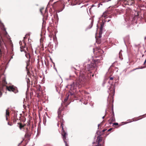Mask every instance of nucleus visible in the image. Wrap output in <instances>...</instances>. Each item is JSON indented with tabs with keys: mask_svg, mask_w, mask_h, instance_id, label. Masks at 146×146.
I'll use <instances>...</instances> for the list:
<instances>
[{
	"mask_svg": "<svg viewBox=\"0 0 146 146\" xmlns=\"http://www.w3.org/2000/svg\"><path fill=\"white\" fill-rule=\"evenodd\" d=\"M27 86H29L30 85V79L28 78L27 80Z\"/></svg>",
	"mask_w": 146,
	"mask_h": 146,
	"instance_id": "19",
	"label": "nucleus"
},
{
	"mask_svg": "<svg viewBox=\"0 0 146 146\" xmlns=\"http://www.w3.org/2000/svg\"><path fill=\"white\" fill-rule=\"evenodd\" d=\"M79 11L82 14H84L85 13H88L87 9L85 7H82L79 10Z\"/></svg>",
	"mask_w": 146,
	"mask_h": 146,
	"instance_id": "6",
	"label": "nucleus"
},
{
	"mask_svg": "<svg viewBox=\"0 0 146 146\" xmlns=\"http://www.w3.org/2000/svg\"><path fill=\"white\" fill-rule=\"evenodd\" d=\"M1 80L2 85L1 89L3 90L4 91V90H7L9 91L13 92L14 93H16L17 92V88L13 86H6L7 83L6 81L5 78L4 77L2 78H1Z\"/></svg>",
	"mask_w": 146,
	"mask_h": 146,
	"instance_id": "3",
	"label": "nucleus"
},
{
	"mask_svg": "<svg viewBox=\"0 0 146 146\" xmlns=\"http://www.w3.org/2000/svg\"><path fill=\"white\" fill-rule=\"evenodd\" d=\"M8 124L10 126H12L13 125L12 123V122H8Z\"/></svg>",
	"mask_w": 146,
	"mask_h": 146,
	"instance_id": "25",
	"label": "nucleus"
},
{
	"mask_svg": "<svg viewBox=\"0 0 146 146\" xmlns=\"http://www.w3.org/2000/svg\"><path fill=\"white\" fill-rule=\"evenodd\" d=\"M110 21V20L108 21V22L109 21Z\"/></svg>",
	"mask_w": 146,
	"mask_h": 146,
	"instance_id": "46",
	"label": "nucleus"
},
{
	"mask_svg": "<svg viewBox=\"0 0 146 146\" xmlns=\"http://www.w3.org/2000/svg\"><path fill=\"white\" fill-rule=\"evenodd\" d=\"M42 40H40V41H42Z\"/></svg>",
	"mask_w": 146,
	"mask_h": 146,
	"instance_id": "47",
	"label": "nucleus"
},
{
	"mask_svg": "<svg viewBox=\"0 0 146 146\" xmlns=\"http://www.w3.org/2000/svg\"><path fill=\"white\" fill-rule=\"evenodd\" d=\"M137 15H135V17H137V16H138V15H138V13H137Z\"/></svg>",
	"mask_w": 146,
	"mask_h": 146,
	"instance_id": "34",
	"label": "nucleus"
},
{
	"mask_svg": "<svg viewBox=\"0 0 146 146\" xmlns=\"http://www.w3.org/2000/svg\"><path fill=\"white\" fill-rule=\"evenodd\" d=\"M43 8H41L40 9V12L42 13V10H43Z\"/></svg>",
	"mask_w": 146,
	"mask_h": 146,
	"instance_id": "30",
	"label": "nucleus"
},
{
	"mask_svg": "<svg viewBox=\"0 0 146 146\" xmlns=\"http://www.w3.org/2000/svg\"><path fill=\"white\" fill-rule=\"evenodd\" d=\"M31 132L30 130V128L28 129L27 128L25 131V138L27 140L30 139V137L31 136Z\"/></svg>",
	"mask_w": 146,
	"mask_h": 146,
	"instance_id": "5",
	"label": "nucleus"
},
{
	"mask_svg": "<svg viewBox=\"0 0 146 146\" xmlns=\"http://www.w3.org/2000/svg\"><path fill=\"white\" fill-rule=\"evenodd\" d=\"M105 117V116H104L102 117V118H103V119H104V117Z\"/></svg>",
	"mask_w": 146,
	"mask_h": 146,
	"instance_id": "41",
	"label": "nucleus"
},
{
	"mask_svg": "<svg viewBox=\"0 0 146 146\" xmlns=\"http://www.w3.org/2000/svg\"><path fill=\"white\" fill-rule=\"evenodd\" d=\"M102 137H101L100 136H98L97 139L96 141V143H97L98 144H99L102 141Z\"/></svg>",
	"mask_w": 146,
	"mask_h": 146,
	"instance_id": "11",
	"label": "nucleus"
},
{
	"mask_svg": "<svg viewBox=\"0 0 146 146\" xmlns=\"http://www.w3.org/2000/svg\"><path fill=\"white\" fill-rule=\"evenodd\" d=\"M73 68H74V69H75V70H78V69H76V68H74V67H73Z\"/></svg>",
	"mask_w": 146,
	"mask_h": 146,
	"instance_id": "35",
	"label": "nucleus"
},
{
	"mask_svg": "<svg viewBox=\"0 0 146 146\" xmlns=\"http://www.w3.org/2000/svg\"><path fill=\"white\" fill-rule=\"evenodd\" d=\"M140 117L141 116L139 117L138 118H137V119H135V120L137 121V120H138L141 119V118H140Z\"/></svg>",
	"mask_w": 146,
	"mask_h": 146,
	"instance_id": "29",
	"label": "nucleus"
},
{
	"mask_svg": "<svg viewBox=\"0 0 146 146\" xmlns=\"http://www.w3.org/2000/svg\"><path fill=\"white\" fill-rule=\"evenodd\" d=\"M68 96H67L66 98H65L64 100V102H63V104H62V106H65V107H66L69 104L67 102V100L68 99Z\"/></svg>",
	"mask_w": 146,
	"mask_h": 146,
	"instance_id": "7",
	"label": "nucleus"
},
{
	"mask_svg": "<svg viewBox=\"0 0 146 146\" xmlns=\"http://www.w3.org/2000/svg\"><path fill=\"white\" fill-rule=\"evenodd\" d=\"M96 143L95 142H93V144H94V143Z\"/></svg>",
	"mask_w": 146,
	"mask_h": 146,
	"instance_id": "44",
	"label": "nucleus"
},
{
	"mask_svg": "<svg viewBox=\"0 0 146 146\" xmlns=\"http://www.w3.org/2000/svg\"><path fill=\"white\" fill-rule=\"evenodd\" d=\"M109 79H110V80L113 81V77H109Z\"/></svg>",
	"mask_w": 146,
	"mask_h": 146,
	"instance_id": "26",
	"label": "nucleus"
},
{
	"mask_svg": "<svg viewBox=\"0 0 146 146\" xmlns=\"http://www.w3.org/2000/svg\"><path fill=\"white\" fill-rule=\"evenodd\" d=\"M100 62V60H94V64L96 65V64Z\"/></svg>",
	"mask_w": 146,
	"mask_h": 146,
	"instance_id": "18",
	"label": "nucleus"
},
{
	"mask_svg": "<svg viewBox=\"0 0 146 146\" xmlns=\"http://www.w3.org/2000/svg\"><path fill=\"white\" fill-rule=\"evenodd\" d=\"M94 6V5H92L91 7L90 8V10L91 9V8L93 7V6Z\"/></svg>",
	"mask_w": 146,
	"mask_h": 146,
	"instance_id": "33",
	"label": "nucleus"
},
{
	"mask_svg": "<svg viewBox=\"0 0 146 146\" xmlns=\"http://www.w3.org/2000/svg\"><path fill=\"white\" fill-rule=\"evenodd\" d=\"M63 117L61 118H59L58 121L60 123V127L62 128L61 135L62 136V138L66 146H69L67 143L68 141V139L67 137L68 134L64 130L63 127V126L64 125V123H65L64 121L62 118Z\"/></svg>",
	"mask_w": 146,
	"mask_h": 146,
	"instance_id": "2",
	"label": "nucleus"
},
{
	"mask_svg": "<svg viewBox=\"0 0 146 146\" xmlns=\"http://www.w3.org/2000/svg\"><path fill=\"white\" fill-rule=\"evenodd\" d=\"M103 24L101 25V27H100V28L101 31H102V29H103Z\"/></svg>",
	"mask_w": 146,
	"mask_h": 146,
	"instance_id": "23",
	"label": "nucleus"
},
{
	"mask_svg": "<svg viewBox=\"0 0 146 146\" xmlns=\"http://www.w3.org/2000/svg\"><path fill=\"white\" fill-rule=\"evenodd\" d=\"M109 133H108V134H107V135H108L109 134Z\"/></svg>",
	"mask_w": 146,
	"mask_h": 146,
	"instance_id": "45",
	"label": "nucleus"
},
{
	"mask_svg": "<svg viewBox=\"0 0 146 146\" xmlns=\"http://www.w3.org/2000/svg\"><path fill=\"white\" fill-rule=\"evenodd\" d=\"M10 115V113L9 111V110H8L7 109L6 110V112L5 114V117H6V120H8V117Z\"/></svg>",
	"mask_w": 146,
	"mask_h": 146,
	"instance_id": "15",
	"label": "nucleus"
},
{
	"mask_svg": "<svg viewBox=\"0 0 146 146\" xmlns=\"http://www.w3.org/2000/svg\"><path fill=\"white\" fill-rule=\"evenodd\" d=\"M33 81H31L32 84H33Z\"/></svg>",
	"mask_w": 146,
	"mask_h": 146,
	"instance_id": "40",
	"label": "nucleus"
},
{
	"mask_svg": "<svg viewBox=\"0 0 146 146\" xmlns=\"http://www.w3.org/2000/svg\"><path fill=\"white\" fill-rule=\"evenodd\" d=\"M45 20H47V17L45 18Z\"/></svg>",
	"mask_w": 146,
	"mask_h": 146,
	"instance_id": "37",
	"label": "nucleus"
},
{
	"mask_svg": "<svg viewBox=\"0 0 146 146\" xmlns=\"http://www.w3.org/2000/svg\"><path fill=\"white\" fill-rule=\"evenodd\" d=\"M98 53H100L101 54H102L104 53L103 51L101 50H99L98 51Z\"/></svg>",
	"mask_w": 146,
	"mask_h": 146,
	"instance_id": "22",
	"label": "nucleus"
},
{
	"mask_svg": "<svg viewBox=\"0 0 146 146\" xmlns=\"http://www.w3.org/2000/svg\"><path fill=\"white\" fill-rule=\"evenodd\" d=\"M113 81H110L108 82L110 84H111L109 88L110 91L109 92V96L108 97V100H109V103L110 104H112L113 102V96L115 94V85L113 84Z\"/></svg>",
	"mask_w": 146,
	"mask_h": 146,
	"instance_id": "4",
	"label": "nucleus"
},
{
	"mask_svg": "<svg viewBox=\"0 0 146 146\" xmlns=\"http://www.w3.org/2000/svg\"><path fill=\"white\" fill-rule=\"evenodd\" d=\"M100 124H99V125H98V127H99V126H100Z\"/></svg>",
	"mask_w": 146,
	"mask_h": 146,
	"instance_id": "43",
	"label": "nucleus"
},
{
	"mask_svg": "<svg viewBox=\"0 0 146 146\" xmlns=\"http://www.w3.org/2000/svg\"><path fill=\"white\" fill-rule=\"evenodd\" d=\"M24 46H21L20 47L21 49H23L22 51L25 52L26 50H28V48L26 46V44L24 42ZM22 51V50H21Z\"/></svg>",
	"mask_w": 146,
	"mask_h": 146,
	"instance_id": "8",
	"label": "nucleus"
},
{
	"mask_svg": "<svg viewBox=\"0 0 146 146\" xmlns=\"http://www.w3.org/2000/svg\"><path fill=\"white\" fill-rule=\"evenodd\" d=\"M144 64L146 66V59L145 60L144 63Z\"/></svg>",
	"mask_w": 146,
	"mask_h": 146,
	"instance_id": "31",
	"label": "nucleus"
},
{
	"mask_svg": "<svg viewBox=\"0 0 146 146\" xmlns=\"http://www.w3.org/2000/svg\"><path fill=\"white\" fill-rule=\"evenodd\" d=\"M109 13L108 11H105L103 13V14L102 15V17L104 18H107L108 15H109Z\"/></svg>",
	"mask_w": 146,
	"mask_h": 146,
	"instance_id": "14",
	"label": "nucleus"
},
{
	"mask_svg": "<svg viewBox=\"0 0 146 146\" xmlns=\"http://www.w3.org/2000/svg\"><path fill=\"white\" fill-rule=\"evenodd\" d=\"M112 112L111 115H112V116H114V112L113 111V108H112Z\"/></svg>",
	"mask_w": 146,
	"mask_h": 146,
	"instance_id": "24",
	"label": "nucleus"
},
{
	"mask_svg": "<svg viewBox=\"0 0 146 146\" xmlns=\"http://www.w3.org/2000/svg\"><path fill=\"white\" fill-rule=\"evenodd\" d=\"M43 23L44 22V19H43Z\"/></svg>",
	"mask_w": 146,
	"mask_h": 146,
	"instance_id": "39",
	"label": "nucleus"
},
{
	"mask_svg": "<svg viewBox=\"0 0 146 146\" xmlns=\"http://www.w3.org/2000/svg\"><path fill=\"white\" fill-rule=\"evenodd\" d=\"M59 122H58V123H57V125H58V126H59Z\"/></svg>",
	"mask_w": 146,
	"mask_h": 146,
	"instance_id": "36",
	"label": "nucleus"
},
{
	"mask_svg": "<svg viewBox=\"0 0 146 146\" xmlns=\"http://www.w3.org/2000/svg\"><path fill=\"white\" fill-rule=\"evenodd\" d=\"M17 121V119L16 117H13V122L14 123H15Z\"/></svg>",
	"mask_w": 146,
	"mask_h": 146,
	"instance_id": "20",
	"label": "nucleus"
},
{
	"mask_svg": "<svg viewBox=\"0 0 146 146\" xmlns=\"http://www.w3.org/2000/svg\"><path fill=\"white\" fill-rule=\"evenodd\" d=\"M115 121V119L114 116H112L110 119L108 120L109 123L110 124H111L113 122H114Z\"/></svg>",
	"mask_w": 146,
	"mask_h": 146,
	"instance_id": "12",
	"label": "nucleus"
},
{
	"mask_svg": "<svg viewBox=\"0 0 146 146\" xmlns=\"http://www.w3.org/2000/svg\"><path fill=\"white\" fill-rule=\"evenodd\" d=\"M18 124L19 125V127L20 129H21L24 126V125L20 123H18Z\"/></svg>",
	"mask_w": 146,
	"mask_h": 146,
	"instance_id": "16",
	"label": "nucleus"
},
{
	"mask_svg": "<svg viewBox=\"0 0 146 146\" xmlns=\"http://www.w3.org/2000/svg\"><path fill=\"white\" fill-rule=\"evenodd\" d=\"M27 67H26L27 70V74L29 76L30 75V72L29 71V70L28 69V66H29L30 64V59H29L27 61Z\"/></svg>",
	"mask_w": 146,
	"mask_h": 146,
	"instance_id": "9",
	"label": "nucleus"
},
{
	"mask_svg": "<svg viewBox=\"0 0 146 146\" xmlns=\"http://www.w3.org/2000/svg\"><path fill=\"white\" fill-rule=\"evenodd\" d=\"M118 125V124L117 123H113V125Z\"/></svg>",
	"mask_w": 146,
	"mask_h": 146,
	"instance_id": "27",
	"label": "nucleus"
},
{
	"mask_svg": "<svg viewBox=\"0 0 146 146\" xmlns=\"http://www.w3.org/2000/svg\"><path fill=\"white\" fill-rule=\"evenodd\" d=\"M94 76V74H93L92 75V76Z\"/></svg>",
	"mask_w": 146,
	"mask_h": 146,
	"instance_id": "42",
	"label": "nucleus"
},
{
	"mask_svg": "<svg viewBox=\"0 0 146 146\" xmlns=\"http://www.w3.org/2000/svg\"><path fill=\"white\" fill-rule=\"evenodd\" d=\"M106 130H107V129H104L103 130H102V132H105V131H106Z\"/></svg>",
	"mask_w": 146,
	"mask_h": 146,
	"instance_id": "32",
	"label": "nucleus"
},
{
	"mask_svg": "<svg viewBox=\"0 0 146 146\" xmlns=\"http://www.w3.org/2000/svg\"><path fill=\"white\" fill-rule=\"evenodd\" d=\"M113 129V128H110V129H109L107 131L108 132H109V131H111L112 129Z\"/></svg>",
	"mask_w": 146,
	"mask_h": 146,
	"instance_id": "28",
	"label": "nucleus"
},
{
	"mask_svg": "<svg viewBox=\"0 0 146 146\" xmlns=\"http://www.w3.org/2000/svg\"><path fill=\"white\" fill-rule=\"evenodd\" d=\"M122 50H121L119 53V57L120 59L122 60L123 59L122 55L121 53Z\"/></svg>",
	"mask_w": 146,
	"mask_h": 146,
	"instance_id": "17",
	"label": "nucleus"
},
{
	"mask_svg": "<svg viewBox=\"0 0 146 146\" xmlns=\"http://www.w3.org/2000/svg\"><path fill=\"white\" fill-rule=\"evenodd\" d=\"M2 84L1 82V78H0V97H1L2 95L3 92H4L3 90H2Z\"/></svg>",
	"mask_w": 146,
	"mask_h": 146,
	"instance_id": "13",
	"label": "nucleus"
},
{
	"mask_svg": "<svg viewBox=\"0 0 146 146\" xmlns=\"http://www.w3.org/2000/svg\"><path fill=\"white\" fill-rule=\"evenodd\" d=\"M75 73H76V72H75Z\"/></svg>",
	"mask_w": 146,
	"mask_h": 146,
	"instance_id": "48",
	"label": "nucleus"
},
{
	"mask_svg": "<svg viewBox=\"0 0 146 146\" xmlns=\"http://www.w3.org/2000/svg\"><path fill=\"white\" fill-rule=\"evenodd\" d=\"M34 78H35V82H34V84H36L37 83V77L36 76H35Z\"/></svg>",
	"mask_w": 146,
	"mask_h": 146,
	"instance_id": "21",
	"label": "nucleus"
},
{
	"mask_svg": "<svg viewBox=\"0 0 146 146\" xmlns=\"http://www.w3.org/2000/svg\"><path fill=\"white\" fill-rule=\"evenodd\" d=\"M62 111V109L59 108L58 112V117L59 118H61L63 117L62 115L61 114V112Z\"/></svg>",
	"mask_w": 146,
	"mask_h": 146,
	"instance_id": "10",
	"label": "nucleus"
},
{
	"mask_svg": "<svg viewBox=\"0 0 146 146\" xmlns=\"http://www.w3.org/2000/svg\"><path fill=\"white\" fill-rule=\"evenodd\" d=\"M111 15H110L109 16L110 18H111Z\"/></svg>",
	"mask_w": 146,
	"mask_h": 146,
	"instance_id": "38",
	"label": "nucleus"
},
{
	"mask_svg": "<svg viewBox=\"0 0 146 146\" xmlns=\"http://www.w3.org/2000/svg\"><path fill=\"white\" fill-rule=\"evenodd\" d=\"M96 65L93 63L88 64L85 67L84 69L82 70L80 72V76L78 79L76 80V83H74L70 85V89L74 92L76 91V89L77 86L79 88L81 87L86 83H87L89 80V78L87 76V72L91 73L90 70H93L95 68Z\"/></svg>",
	"mask_w": 146,
	"mask_h": 146,
	"instance_id": "1",
	"label": "nucleus"
}]
</instances>
